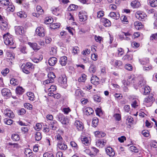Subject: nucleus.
<instances>
[{
	"mask_svg": "<svg viewBox=\"0 0 157 157\" xmlns=\"http://www.w3.org/2000/svg\"><path fill=\"white\" fill-rule=\"evenodd\" d=\"M21 68L23 72L26 74H29L34 68V66L32 63L28 62L26 64H23Z\"/></svg>",
	"mask_w": 157,
	"mask_h": 157,
	"instance_id": "1",
	"label": "nucleus"
},
{
	"mask_svg": "<svg viewBox=\"0 0 157 157\" xmlns=\"http://www.w3.org/2000/svg\"><path fill=\"white\" fill-rule=\"evenodd\" d=\"M5 44L6 45H12L14 43L13 36L9 33H7L3 35Z\"/></svg>",
	"mask_w": 157,
	"mask_h": 157,
	"instance_id": "2",
	"label": "nucleus"
},
{
	"mask_svg": "<svg viewBox=\"0 0 157 157\" xmlns=\"http://www.w3.org/2000/svg\"><path fill=\"white\" fill-rule=\"evenodd\" d=\"M57 120L63 124L67 125L69 123V119L62 113H59L57 115Z\"/></svg>",
	"mask_w": 157,
	"mask_h": 157,
	"instance_id": "3",
	"label": "nucleus"
},
{
	"mask_svg": "<svg viewBox=\"0 0 157 157\" xmlns=\"http://www.w3.org/2000/svg\"><path fill=\"white\" fill-rule=\"evenodd\" d=\"M56 86L55 85H51L49 88H47L46 87H45V90L46 91V90H47L48 92V95L49 96H52V94L54 93L55 91L56 90Z\"/></svg>",
	"mask_w": 157,
	"mask_h": 157,
	"instance_id": "4",
	"label": "nucleus"
},
{
	"mask_svg": "<svg viewBox=\"0 0 157 157\" xmlns=\"http://www.w3.org/2000/svg\"><path fill=\"white\" fill-rule=\"evenodd\" d=\"M155 101V98L153 97L152 95H150L148 97L144 99V103H148V106H150Z\"/></svg>",
	"mask_w": 157,
	"mask_h": 157,
	"instance_id": "5",
	"label": "nucleus"
},
{
	"mask_svg": "<svg viewBox=\"0 0 157 157\" xmlns=\"http://www.w3.org/2000/svg\"><path fill=\"white\" fill-rule=\"evenodd\" d=\"M36 34L41 37H43L45 36V30L42 27H38L36 29Z\"/></svg>",
	"mask_w": 157,
	"mask_h": 157,
	"instance_id": "6",
	"label": "nucleus"
},
{
	"mask_svg": "<svg viewBox=\"0 0 157 157\" xmlns=\"http://www.w3.org/2000/svg\"><path fill=\"white\" fill-rule=\"evenodd\" d=\"M3 113L6 116L10 118H13L14 117V114L13 112L10 109H6L4 110Z\"/></svg>",
	"mask_w": 157,
	"mask_h": 157,
	"instance_id": "7",
	"label": "nucleus"
},
{
	"mask_svg": "<svg viewBox=\"0 0 157 157\" xmlns=\"http://www.w3.org/2000/svg\"><path fill=\"white\" fill-rule=\"evenodd\" d=\"M74 125L78 131H82L83 129V124L82 122L79 120L76 121Z\"/></svg>",
	"mask_w": 157,
	"mask_h": 157,
	"instance_id": "8",
	"label": "nucleus"
},
{
	"mask_svg": "<svg viewBox=\"0 0 157 157\" xmlns=\"http://www.w3.org/2000/svg\"><path fill=\"white\" fill-rule=\"evenodd\" d=\"M28 44L35 52L38 51L41 48L36 43L29 42Z\"/></svg>",
	"mask_w": 157,
	"mask_h": 157,
	"instance_id": "9",
	"label": "nucleus"
},
{
	"mask_svg": "<svg viewBox=\"0 0 157 157\" xmlns=\"http://www.w3.org/2000/svg\"><path fill=\"white\" fill-rule=\"evenodd\" d=\"M100 21L105 27H109L111 25V23L110 21L106 18H101L100 20Z\"/></svg>",
	"mask_w": 157,
	"mask_h": 157,
	"instance_id": "10",
	"label": "nucleus"
},
{
	"mask_svg": "<svg viewBox=\"0 0 157 157\" xmlns=\"http://www.w3.org/2000/svg\"><path fill=\"white\" fill-rule=\"evenodd\" d=\"M146 14L143 12H141L140 11H138L137 12L136 14V17L139 20L143 21V20L146 17Z\"/></svg>",
	"mask_w": 157,
	"mask_h": 157,
	"instance_id": "11",
	"label": "nucleus"
},
{
	"mask_svg": "<svg viewBox=\"0 0 157 157\" xmlns=\"http://www.w3.org/2000/svg\"><path fill=\"white\" fill-rule=\"evenodd\" d=\"M79 20L81 21L84 22L87 20V16L85 12L81 11L79 13Z\"/></svg>",
	"mask_w": 157,
	"mask_h": 157,
	"instance_id": "12",
	"label": "nucleus"
},
{
	"mask_svg": "<svg viewBox=\"0 0 157 157\" xmlns=\"http://www.w3.org/2000/svg\"><path fill=\"white\" fill-rule=\"evenodd\" d=\"M52 13L56 15H58L62 12V10L59 7H53L51 8Z\"/></svg>",
	"mask_w": 157,
	"mask_h": 157,
	"instance_id": "13",
	"label": "nucleus"
},
{
	"mask_svg": "<svg viewBox=\"0 0 157 157\" xmlns=\"http://www.w3.org/2000/svg\"><path fill=\"white\" fill-rule=\"evenodd\" d=\"M107 154L109 156H113L115 155V152L113 149L111 147H108L105 149Z\"/></svg>",
	"mask_w": 157,
	"mask_h": 157,
	"instance_id": "14",
	"label": "nucleus"
},
{
	"mask_svg": "<svg viewBox=\"0 0 157 157\" xmlns=\"http://www.w3.org/2000/svg\"><path fill=\"white\" fill-rule=\"evenodd\" d=\"M15 32L17 35L23 34L24 33L23 27L21 26H18L15 28Z\"/></svg>",
	"mask_w": 157,
	"mask_h": 157,
	"instance_id": "15",
	"label": "nucleus"
},
{
	"mask_svg": "<svg viewBox=\"0 0 157 157\" xmlns=\"http://www.w3.org/2000/svg\"><path fill=\"white\" fill-rule=\"evenodd\" d=\"M92 149L94 151V152H93V153H92L91 151H90L89 149L86 150V151L91 157H94L95 155H97V153L98 151V150L94 147H92Z\"/></svg>",
	"mask_w": 157,
	"mask_h": 157,
	"instance_id": "16",
	"label": "nucleus"
},
{
	"mask_svg": "<svg viewBox=\"0 0 157 157\" xmlns=\"http://www.w3.org/2000/svg\"><path fill=\"white\" fill-rule=\"evenodd\" d=\"M49 125L52 130H56L57 128L58 124L56 120H54L50 122Z\"/></svg>",
	"mask_w": 157,
	"mask_h": 157,
	"instance_id": "17",
	"label": "nucleus"
},
{
	"mask_svg": "<svg viewBox=\"0 0 157 157\" xmlns=\"http://www.w3.org/2000/svg\"><path fill=\"white\" fill-rule=\"evenodd\" d=\"M82 143L86 146H88L90 144V139L85 136H82L81 138Z\"/></svg>",
	"mask_w": 157,
	"mask_h": 157,
	"instance_id": "18",
	"label": "nucleus"
},
{
	"mask_svg": "<svg viewBox=\"0 0 157 157\" xmlns=\"http://www.w3.org/2000/svg\"><path fill=\"white\" fill-rule=\"evenodd\" d=\"M57 59L54 57L50 58L48 60L49 64L52 66H54L57 62Z\"/></svg>",
	"mask_w": 157,
	"mask_h": 157,
	"instance_id": "19",
	"label": "nucleus"
},
{
	"mask_svg": "<svg viewBox=\"0 0 157 157\" xmlns=\"http://www.w3.org/2000/svg\"><path fill=\"white\" fill-rule=\"evenodd\" d=\"M67 61V57L65 56H63L60 58L59 63L62 66L66 65Z\"/></svg>",
	"mask_w": 157,
	"mask_h": 157,
	"instance_id": "20",
	"label": "nucleus"
},
{
	"mask_svg": "<svg viewBox=\"0 0 157 157\" xmlns=\"http://www.w3.org/2000/svg\"><path fill=\"white\" fill-rule=\"evenodd\" d=\"M59 81L61 84L65 86L67 83V78L66 76L63 75L59 77Z\"/></svg>",
	"mask_w": 157,
	"mask_h": 157,
	"instance_id": "21",
	"label": "nucleus"
},
{
	"mask_svg": "<svg viewBox=\"0 0 157 157\" xmlns=\"http://www.w3.org/2000/svg\"><path fill=\"white\" fill-rule=\"evenodd\" d=\"M2 93L3 96L7 97L10 96L11 95V93L10 90L7 88H5L2 90Z\"/></svg>",
	"mask_w": 157,
	"mask_h": 157,
	"instance_id": "22",
	"label": "nucleus"
},
{
	"mask_svg": "<svg viewBox=\"0 0 157 157\" xmlns=\"http://www.w3.org/2000/svg\"><path fill=\"white\" fill-rule=\"evenodd\" d=\"M109 16L112 18L117 20L120 18V14L118 12H111L109 14Z\"/></svg>",
	"mask_w": 157,
	"mask_h": 157,
	"instance_id": "23",
	"label": "nucleus"
},
{
	"mask_svg": "<svg viewBox=\"0 0 157 157\" xmlns=\"http://www.w3.org/2000/svg\"><path fill=\"white\" fill-rule=\"evenodd\" d=\"M85 114L89 116L94 113V110L90 107L86 108L84 111Z\"/></svg>",
	"mask_w": 157,
	"mask_h": 157,
	"instance_id": "24",
	"label": "nucleus"
},
{
	"mask_svg": "<svg viewBox=\"0 0 157 157\" xmlns=\"http://www.w3.org/2000/svg\"><path fill=\"white\" fill-rule=\"evenodd\" d=\"M91 82L94 85H98V78L96 76H93L91 79Z\"/></svg>",
	"mask_w": 157,
	"mask_h": 157,
	"instance_id": "25",
	"label": "nucleus"
},
{
	"mask_svg": "<svg viewBox=\"0 0 157 157\" xmlns=\"http://www.w3.org/2000/svg\"><path fill=\"white\" fill-rule=\"evenodd\" d=\"M57 146L61 150H65L67 148L66 145L64 144L61 142H58Z\"/></svg>",
	"mask_w": 157,
	"mask_h": 157,
	"instance_id": "26",
	"label": "nucleus"
},
{
	"mask_svg": "<svg viewBox=\"0 0 157 157\" xmlns=\"http://www.w3.org/2000/svg\"><path fill=\"white\" fill-rule=\"evenodd\" d=\"M24 92V89L21 86H18L17 87L16 89V92L18 94H22Z\"/></svg>",
	"mask_w": 157,
	"mask_h": 157,
	"instance_id": "27",
	"label": "nucleus"
},
{
	"mask_svg": "<svg viewBox=\"0 0 157 157\" xmlns=\"http://www.w3.org/2000/svg\"><path fill=\"white\" fill-rule=\"evenodd\" d=\"M25 154L26 157H32L33 153L32 151L29 148L26 149L25 151Z\"/></svg>",
	"mask_w": 157,
	"mask_h": 157,
	"instance_id": "28",
	"label": "nucleus"
},
{
	"mask_svg": "<svg viewBox=\"0 0 157 157\" xmlns=\"http://www.w3.org/2000/svg\"><path fill=\"white\" fill-rule=\"evenodd\" d=\"M48 78L50 79L51 82H54V79L56 77L54 73L52 72L49 73L48 75Z\"/></svg>",
	"mask_w": 157,
	"mask_h": 157,
	"instance_id": "29",
	"label": "nucleus"
},
{
	"mask_svg": "<svg viewBox=\"0 0 157 157\" xmlns=\"http://www.w3.org/2000/svg\"><path fill=\"white\" fill-rule=\"evenodd\" d=\"M27 95L28 97L29 100L33 101L34 100V94L31 92H28L27 93Z\"/></svg>",
	"mask_w": 157,
	"mask_h": 157,
	"instance_id": "30",
	"label": "nucleus"
},
{
	"mask_svg": "<svg viewBox=\"0 0 157 157\" xmlns=\"http://www.w3.org/2000/svg\"><path fill=\"white\" fill-rule=\"evenodd\" d=\"M143 70L145 71H148L152 69V67L151 65H148V64L145 65L143 67Z\"/></svg>",
	"mask_w": 157,
	"mask_h": 157,
	"instance_id": "31",
	"label": "nucleus"
},
{
	"mask_svg": "<svg viewBox=\"0 0 157 157\" xmlns=\"http://www.w3.org/2000/svg\"><path fill=\"white\" fill-rule=\"evenodd\" d=\"M35 140L39 141L40 140L42 136L41 133L39 132H36L35 134Z\"/></svg>",
	"mask_w": 157,
	"mask_h": 157,
	"instance_id": "32",
	"label": "nucleus"
},
{
	"mask_svg": "<svg viewBox=\"0 0 157 157\" xmlns=\"http://www.w3.org/2000/svg\"><path fill=\"white\" fill-rule=\"evenodd\" d=\"M93 126L95 127L98 125V118L97 117H94L93 119L92 122Z\"/></svg>",
	"mask_w": 157,
	"mask_h": 157,
	"instance_id": "33",
	"label": "nucleus"
},
{
	"mask_svg": "<svg viewBox=\"0 0 157 157\" xmlns=\"http://www.w3.org/2000/svg\"><path fill=\"white\" fill-rule=\"evenodd\" d=\"M86 76L84 74L82 75L81 76L78 78V81L79 82H85L86 79Z\"/></svg>",
	"mask_w": 157,
	"mask_h": 157,
	"instance_id": "34",
	"label": "nucleus"
},
{
	"mask_svg": "<svg viewBox=\"0 0 157 157\" xmlns=\"http://www.w3.org/2000/svg\"><path fill=\"white\" fill-rule=\"evenodd\" d=\"M3 121L5 124L8 125H11L13 123V121L10 119L5 118L3 120Z\"/></svg>",
	"mask_w": 157,
	"mask_h": 157,
	"instance_id": "35",
	"label": "nucleus"
},
{
	"mask_svg": "<svg viewBox=\"0 0 157 157\" xmlns=\"http://www.w3.org/2000/svg\"><path fill=\"white\" fill-rule=\"evenodd\" d=\"M149 3L151 7H155L157 6V0H149Z\"/></svg>",
	"mask_w": 157,
	"mask_h": 157,
	"instance_id": "36",
	"label": "nucleus"
},
{
	"mask_svg": "<svg viewBox=\"0 0 157 157\" xmlns=\"http://www.w3.org/2000/svg\"><path fill=\"white\" fill-rule=\"evenodd\" d=\"M80 52L79 49L78 47L75 46L73 48L72 53L74 55L78 54Z\"/></svg>",
	"mask_w": 157,
	"mask_h": 157,
	"instance_id": "37",
	"label": "nucleus"
},
{
	"mask_svg": "<svg viewBox=\"0 0 157 157\" xmlns=\"http://www.w3.org/2000/svg\"><path fill=\"white\" fill-rule=\"evenodd\" d=\"M10 83L14 86H16L18 85L19 82L16 79L12 78L10 80Z\"/></svg>",
	"mask_w": 157,
	"mask_h": 157,
	"instance_id": "38",
	"label": "nucleus"
},
{
	"mask_svg": "<svg viewBox=\"0 0 157 157\" xmlns=\"http://www.w3.org/2000/svg\"><path fill=\"white\" fill-rule=\"evenodd\" d=\"M8 28V25L7 23L6 22L3 23L2 24H1V30H6Z\"/></svg>",
	"mask_w": 157,
	"mask_h": 157,
	"instance_id": "39",
	"label": "nucleus"
},
{
	"mask_svg": "<svg viewBox=\"0 0 157 157\" xmlns=\"http://www.w3.org/2000/svg\"><path fill=\"white\" fill-rule=\"evenodd\" d=\"M142 91L144 92V94L145 95H147L150 92V91L148 87L146 86L143 87Z\"/></svg>",
	"mask_w": 157,
	"mask_h": 157,
	"instance_id": "40",
	"label": "nucleus"
},
{
	"mask_svg": "<svg viewBox=\"0 0 157 157\" xmlns=\"http://www.w3.org/2000/svg\"><path fill=\"white\" fill-rule=\"evenodd\" d=\"M0 3L2 5L8 6L10 4V2L9 0H0Z\"/></svg>",
	"mask_w": 157,
	"mask_h": 157,
	"instance_id": "41",
	"label": "nucleus"
},
{
	"mask_svg": "<svg viewBox=\"0 0 157 157\" xmlns=\"http://www.w3.org/2000/svg\"><path fill=\"white\" fill-rule=\"evenodd\" d=\"M36 10L37 12L40 14H43L44 12L43 10L40 6H37L36 7Z\"/></svg>",
	"mask_w": 157,
	"mask_h": 157,
	"instance_id": "42",
	"label": "nucleus"
},
{
	"mask_svg": "<svg viewBox=\"0 0 157 157\" xmlns=\"http://www.w3.org/2000/svg\"><path fill=\"white\" fill-rule=\"evenodd\" d=\"M12 139L14 141H17L19 140L20 136L18 134H13L11 137Z\"/></svg>",
	"mask_w": 157,
	"mask_h": 157,
	"instance_id": "43",
	"label": "nucleus"
},
{
	"mask_svg": "<svg viewBox=\"0 0 157 157\" xmlns=\"http://www.w3.org/2000/svg\"><path fill=\"white\" fill-rule=\"evenodd\" d=\"M53 20L52 18L47 17L46 18L44 21V23L46 24H49L52 22Z\"/></svg>",
	"mask_w": 157,
	"mask_h": 157,
	"instance_id": "44",
	"label": "nucleus"
},
{
	"mask_svg": "<svg viewBox=\"0 0 157 157\" xmlns=\"http://www.w3.org/2000/svg\"><path fill=\"white\" fill-rule=\"evenodd\" d=\"M17 15L21 18H25L27 15L23 12L20 11L18 12L17 13Z\"/></svg>",
	"mask_w": 157,
	"mask_h": 157,
	"instance_id": "45",
	"label": "nucleus"
},
{
	"mask_svg": "<svg viewBox=\"0 0 157 157\" xmlns=\"http://www.w3.org/2000/svg\"><path fill=\"white\" fill-rule=\"evenodd\" d=\"M70 145L72 147L74 148V150H77L78 149V147L77 144L74 141H71L70 143Z\"/></svg>",
	"mask_w": 157,
	"mask_h": 157,
	"instance_id": "46",
	"label": "nucleus"
},
{
	"mask_svg": "<svg viewBox=\"0 0 157 157\" xmlns=\"http://www.w3.org/2000/svg\"><path fill=\"white\" fill-rule=\"evenodd\" d=\"M140 63L143 65H145L149 63V60L148 58H145L143 59L140 61Z\"/></svg>",
	"mask_w": 157,
	"mask_h": 157,
	"instance_id": "47",
	"label": "nucleus"
},
{
	"mask_svg": "<svg viewBox=\"0 0 157 157\" xmlns=\"http://www.w3.org/2000/svg\"><path fill=\"white\" fill-rule=\"evenodd\" d=\"M121 19L124 24H127L128 22L127 17L125 16H121Z\"/></svg>",
	"mask_w": 157,
	"mask_h": 157,
	"instance_id": "48",
	"label": "nucleus"
},
{
	"mask_svg": "<svg viewBox=\"0 0 157 157\" xmlns=\"http://www.w3.org/2000/svg\"><path fill=\"white\" fill-rule=\"evenodd\" d=\"M7 8V10L11 12H13L15 9L14 6L11 4H9Z\"/></svg>",
	"mask_w": 157,
	"mask_h": 157,
	"instance_id": "49",
	"label": "nucleus"
},
{
	"mask_svg": "<svg viewBox=\"0 0 157 157\" xmlns=\"http://www.w3.org/2000/svg\"><path fill=\"white\" fill-rule=\"evenodd\" d=\"M83 92L79 90H76L75 92V95L78 96H83Z\"/></svg>",
	"mask_w": 157,
	"mask_h": 157,
	"instance_id": "50",
	"label": "nucleus"
},
{
	"mask_svg": "<svg viewBox=\"0 0 157 157\" xmlns=\"http://www.w3.org/2000/svg\"><path fill=\"white\" fill-rule=\"evenodd\" d=\"M132 55H126L123 56V59L124 60H130L132 59Z\"/></svg>",
	"mask_w": 157,
	"mask_h": 157,
	"instance_id": "51",
	"label": "nucleus"
},
{
	"mask_svg": "<svg viewBox=\"0 0 157 157\" xmlns=\"http://www.w3.org/2000/svg\"><path fill=\"white\" fill-rule=\"evenodd\" d=\"M96 70V67L94 65H92L90 66L89 68V71L90 73H94L95 72Z\"/></svg>",
	"mask_w": 157,
	"mask_h": 157,
	"instance_id": "52",
	"label": "nucleus"
},
{
	"mask_svg": "<svg viewBox=\"0 0 157 157\" xmlns=\"http://www.w3.org/2000/svg\"><path fill=\"white\" fill-rule=\"evenodd\" d=\"M43 59V56L42 55H40L39 56V58L38 59L37 58H33L32 60L35 63H38L40 61H41V60Z\"/></svg>",
	"mask_w": 157,
	"mask_h": 157,
	"instance_id": "53",
	"label": "nucleus"
},
{
	"mask_svg": "<svg viewBox=\"0 0 157 157\" xmlns=\"http://www.w3.org/2000/svg\"><path fill=\"white\" fill-rule=\"evenodd\" d=\"M133 121V118L131 116H129L127 117L126 119V123H132Z\"/></svg>",
	"mask_w": 157,
	"mask_h": 157,
	"instance_id": "54",
	"label": "nucleus"
},
{
	"mask_svg": "<svg viewBox=\"0 0 157 157\" xmlns=\"http://www.w3.org/2000/svg\"><path fill=\"white\" fill-rule=\"evenodd\" d=\"M9 69L8 68H6L2 70L1 73L3 75L5 76L9 72Z\"/></svg>",
	"mask_w": 157,
	"mask_h": 157,
	"instance_id": "55",
	"label": "nucleus"
},
{
	"mask_svg": "<svg viewBox=\"0 0 157 157\" xmlns=\"http://www.w3.org/2000/svg\"><path fill=\"white\" fill-rule=\"evenodd\" d=\"M130 149L132 151L137 153L138 152L139 150L137 149L136 147L134 146H132L130 147Z\"/></svg>",
	"mask_w": 157,
	"mask_h": 157,
	"instance_id": "56",
	"label": "nucleus"
},
{
	"mask_svg": "<svg viewBox=\"0 0 157 157\" xmlns=\"http://www.w3.org/2000/svg\"><path fill=\"white\" fill-rule=\"evenodd\" d=\"M77 8V6L74 4H71L68 7L69 10H74Z\"/></svg>",
	"mask_w": 157,
	"mask_h": 157,
	"instance_id": "57",
	"label": "nucleus"
},
{
	"mask_svg": "<svg viewBox=\"0 0 157 157\" xmlns=\"http://www.w3.org/2000/svg\"><path fill=\"white\" fill-rule=\"evenodd\" d=\"M43 157H54V156L52 153L47 152L44 154Z\"/></svg>",
	"mask_w": 157,
	"mask_h": 157,
	"instance_id": "58",
	"label": "nucleus"
},
{
	"mask_svg": "<svg viewBox=\"0 0 157 157\" xmlns=\"http://www.w3.org/2000/svg\"><path fill=\"white\" fill-rule=\"evenodd\" d=\"M150 40H157V33L154 34H153L150 37Z\"/></svg>",
	"mask_w": 157,
	"mask_h": 157,
	"instance_id": "59",
	"label": "nucleus"
},
{
	"mask_svg": "<svg viewBox=\"0 0 157 157\" xmlns=\"http://www.w3.org/2000/svg\"><path fill=\"white\" fill-rule=\"evenodd\" d=\"M42 128L41 125L39 124H37L36 125V126L34 128L37 131H39Z\"/></svg>",
	"mask_w": 157,
	"mask_h": 157,
	"instance_id": "60",
	"label": "nucleus"
},
{
	"mask_svg": "<svg viewBox=\"0 0 157 157\" xmlns=\"http://www.w3.org/2000/svg\"><path fill=\"white\" fill-rule=\"evenodd\" d=\"M20 51L24 54L26 53L27 52L26 51V48L25 46H21L20 47Z\"/></svg>",
	"mask_w": 157,
	"mask_h": 157,
	"instance_id": "61",
	"label": "nucleus"
},
{
	"mask_svg": "<svg viewBox=\"0 0 157 157\" xmlns=\"http://www.w3.org/2000/svg\"><path fill=\"white\" fill-rule=\"evenodd\" d=\"M114 117L115 119L118 121H120L121 119V115L119 114H115L114 115Z\"/></svg>",
	"mask_w": 157,
	"mask_h": 157,
	"instance_id": "62",
	"label": "nucleus"
},
{
	"mask_svg": "<svg viewBox=\"0 0 157 157\" xmlns=\"http://www.w3.org/2000/svg\"><path fill=\"white\" fill-rule=\"evenodd\" d=\"M50 54L52 55H54L56 53V49L53 48H51L50 52Z\"/></svg>",
	"mask_w": 157,
	"mask_h": 157,
	"instance_id": "63",
	"label": "nucleus"
},
{
	"mask_svg": "<svg viewBox=\"0 0 157 157\" xmlns=\"http://www.w3.org/2000/svg\"><path fill=\"white\" fill-rule=\"evenodd\" d=\"M81 102L82 104L85 105L89 102V101L87 99L82 98L81 99Z\"/></svg>",
	"mask_w": 157,
	"mask_h": 157,
	"instance_id": "64",
	"label": "nucleus"
}]
</instances>
